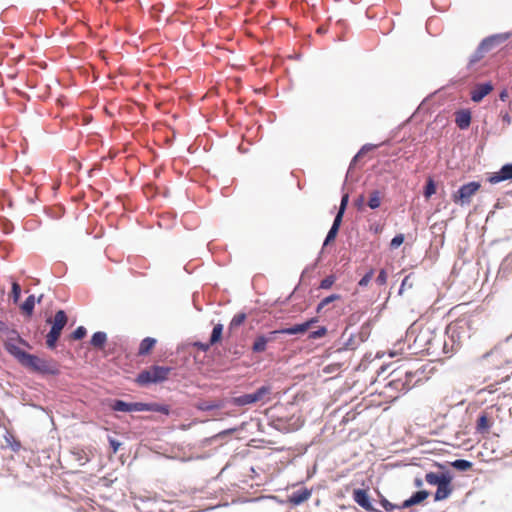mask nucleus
<instances>
[{"label": "nucleus", "instance_id": "nucleus-1", "mask_svg": "<svg viewBox=\"0 0 512 512\" xmlns=\"http://www.w3.org/2000/svg\"><path fill=\"white\" fill-rule=\"evenodd\" d=\"M8 334H11L13 337L4 341V348L6 352L22 367L42 376H58L60 374V368L57 361L53 359L45 360L40 358L35 354H31L21 349L18 345L12 342L15 340L18 344L24 347L29 349L32 348L30 343L24 339L16 329H10Z\"/></svg>", "mask_w": 512, "mask_h": 512}, {"label": "nucleus", "instance_id": "nucleus-2", "mask_svg": "<svg viewBox=\"0 0 512 512\" xmlns=\"http://www.w3.org/2000/svg\"><path fill=\"white\" fill-rule=\"evenodd\" d=\"M424 372L425 369L423 365L415 370H405L404 372L395 369L390 373L392 379L387 386L398 392L406 393L421 380V376Z\"/></svg>", "mask_w": 512, "mask_h": 512}, {"label": "nucleus", "instance_id": "nucleus-3", "mask_svg": "<svg viewBox=\"0 0 512 512\" xmlns=\"http://www.w3.org/2000/svg\"><path fill=\"white\" fill-rule=\"evenodd\" d=\"M68 321V315L63 309L57 310L53 318L48 317L46 319V323L50 325L45 341L48 349H56L57 342L62 335L64 327L68 324Z\"/></svg>", "mask_w": 512, "mask_h": 512}, {"label": "nucleus", "instance_id": "nucleus-4", "mask_svg": "<svg viewBox=\"0 0 512 512\" xmlns=\"http://www.w3.org/2000/svg\"><path fill=\"white\" fill-rule=\"evenodd\" d=\"M171 370L172 368L169 366H160L154 364L149 368L140 371L136 376L135 382L142 387H147L152 384H159L168 379V375Z\"/></svg>", "mask_w": 512, "mask_h": 512}, {"label": "nucleus", "instance_id": "nucleus-5", "mask_svg": "<svg viewBox=\"0 0 512 512\" xmlns=\"http://www.w3.org/2000/svg\"><path fill=\"white\" fill-rule=\"evenodd\" d=\"M480 188L481 183L479 181L473 180L464 183L455 192H453L451 196L452 201L461 207L468 206L471 203L472 197L479 191Z\"/></svg>", "mask_w": 512, "mask_h": 512}, {"label": "nucleus", "instance_id": "nucleus-6", "mask_svg": "<svg viewBox=\"0 0 512 512\" xmlns=\"http://www.w3.org/2000/svg\"><path fill=\"white\" fill-rule=\"evenodd\" d=\"M271 392V386L270 385H262L258 387L254 392L252 393H246L239 396H234L229 398L230 404L237 406V407H244L247 405L255 404L259 401H261L264 396L269 394Z\"/></svg>", "mask_w": 512, "mask_h": 512}, {"label": "nucleus", "instance_id": "nucleus-7", "mask_svg": "<svg viewBox=\"0 0 512 512\" xmlns=\"http://www.w3.org/2000/svg\"><path fill=\"white\" fill-rule=\"evenodd\" d=\"M352 498L354 502L366 512H382V510L377 507V501L370 496L367 489H353Z\"/></svg>", "mask_w": 512, "mask_h": 512}, {"label": "nucleus", "instance_id": "nucleus-8", "mask_svg": "<svg viewBox=\"0 0 512 512\" xmlns=\"http://www.w3.org/2000/svg\"><path fill=\"white\" fill-rule=\"evenodd\" d=\"M312 495V489L307 487H301L293 491L287 498V500H280L277 496L271 495L268 498L277 501L280 504L290 503L293 506H299L306 502Z\"/></svg>", "mask_w": 512, "mask_h": 512}, {"label": "nucleus", "instance_id": "nucleus-9", "mask_svg": "<svg viewBox=\"0 0 512 512\" xmlns=\"http://www.w3.org/2000/svg\"><path fill=\"white\" fill-rule=\"evenodd\" d=\"M109 407L114 412H142L145 411V402H127L122 399H111L109 402Z\"/></svg>", "mask_w": 512, "mask_h": 512}, {"label": "nucleus", "instance_id": "nucleus-10", "mask_svg": "<svg viewBox=\"0 0 512 512\" xmlns=\"http://www.w3.org/2000/svg\"><path fill=\"white\" fill-rule=\"evenodd\" d=\"M512 36V32H502V33H496L489 35L481 40L480 44L482 48H485V50L488 52L492 51L493 49L501 46L503 43H505L508 39H510Z\"/></svg>", "mask_w": 512, "mask_h": 512}, {"label": "nucleus", "instance_id": "nucleus-11", "mask_svg": "<svg viewBox=\"0 0 512 512\" xmlns=\"http://www.w3.org/2000/svg\"><path fill=\"white\" fill-rule=\"evenodd\" d=\"M507 180H512V163L504 164L498 171L489 173L487 176V181L490 184H498Z\"/></svg>", "mask_w": 512, "mask_h": 512}, {"label": "nucleus", "instance_id": "nucleus-12", "mask_svg": "<svg viewBox=\"0 0 512 512\" xmlns=\"http://www.w3.org/2000/svg\"><path fill=\"white\" fill-rule=\"evenodd\" d=\"M494 86L491 81L477 84L470 92V98L475 103H480L492 90Z\"/></svg>", "mask_w": 512, "mask_h": 512}, {"label": "nucleus", "instance_id": "nucleus-13", "mask_svg": "<svg viewBox=\"0 0 512 512\" xmlns=\"http://www.w3.org/2000/svg\"><path fill=\"white\" fill-rule=\"evenodd\" d=\"M452 481L453 475L449 478H445L441 484L436 486L437 489L433 495L435 502L443 501L450 497L453 492Z\"/></svg>", "mask_w": 512, "mask_h": 512}, {"label": "nucleus", "instance_id": "nucleus-14", "mask_svg": "<svg viewBox=\"0 0 512 512\" xmlns=\"http://www.w3.org/2000/svg\"><path fill=\"white\" fill-rule=\"evenodd\" d=\"M230 404L228 398L218 399L213 401L200 400L195 404V407L199 411L208 412L216 409H223Z\"/></svg>", "mask_w": 512, "mask_h": 512}, {"label": "nucleus", "instance_id": "nucleus-15", "mask_svg": "<svg viewBox=\"0 0 512 512\" xmlns=\"http://www.w3.org/2000/svg\"><path fill=\"white\" fill-rule=\"evenodd\" d=\"M439 468L443 469L444 471L442 473H436V472H428L425 475V481L429 485L437 486L441 484L445 478L451 477L453 474L446 469V466L443 464H437Z\"/></svg>", "mask_w": 512, "mask_h": 512}, {"label": "nucleus", "instance_id": "nucleus-16", "mask_svg": "<svg viewBox=\"0 0 512 512\" xmlns=\"http://www.w3.org/2000/svg\"><path fill=\"white\" fill-rule=\"evenodd\" d=\"M472 114L469 109H460L455 113V123L461 130H466L470 127Z\"/></svg>", "mask_w": 512, "mask_h": 512}, {"label": "nucleus", "instance_id": "nucleus-17", "mask_svg": "<svg viewBox=\"0 0 512 512\" xmlns=\"http://www.w3.org/2000/svg\"><path fill=\"white\" fill-rule=\"evenodd\" d=\"M379 145H376V144H372V143H366L364 144L359 150L358 152L353 156V158L351 159V162L349 164V168L347 170V173H346V180H348L349 176H350V172L351 170L353 169V167L357 164V162L359 161V159L361 157H363L366 153L370 152V151H373L375 150Z\"/></svg>", "mask_w": 512, "mask_h": 512}, {"label": "nucleus", "instance_id": "nucleus-18", "mask_svg": "<svg viewBox=\"0 0 512 512\" xmlns=\"http://www.w3.org/2000/svg\"><path fill=\"white\" fill-rule=\"evenodd\" d=\"M492 419L487 412H481L476 420V432L479 434L488 433L492 426Z\"/></svg>", "mask_w": 512, "mask_h": 512}, {"label": "nucleus", "instance_id": "nucleus-19", "mask_svg": "<svg viewBox=\"0 0 512 512\" xmlns=\"http://www.w3.org/2000/svg\"><path fill=\"white\" fill-rule=\"evenodd\" d=\"M342 222L343 221H340L338 218L333 219L332 225H331L330 229L328 230L326 237L323 241V248L330 245L331 243H333L335 241V239L338 236Z\"/></svg>", "mask_w": 512, "mask_h": 512}, {"label": "nucleus", "instance_id": "nucleus-20", "mask_svg": "<svg viewBox=\"0 0 512 512\" xmlns=\"http://www.w3.org/2000/svg\"><path fill=\"white\" fill-rule=\"evenodd\" d=\"M347 181L348 180L345 179V181L342 185V196H341L340 204L338 207V211L334 217V218H338L340 221H343L344 214H345L348 204H349V193L344 192Z\"/></svg>", "mask_w": 512, "mask_h": 512}, {"label": "nucleus", "instance_id": "nucleus-21", "mask_svg": "<svg viewBox=\"0 0 512 512\" xmlns=\"http://www.w3.org/2000/svg\"><path fill=\"white\" fill-rule=\"evenodd\" d=\"M107 333L104 331H97L92 334L89 344L95 349H103L107 343Z\"/></svg>", "mask_w": 512, "mask_h": 512}, {"label": "nucleus", "instance_id": "nucleus-22", "mask_svg": "<svg viewBox=\"0 0 512 512\" xmlns=\"http://www.w3.org/2000/svg\"><path fill=\"white\" fill-rule=\"evenodd\" d=\"M145 411L158 412L168 416L171 412V407L168 404L158 402H145Z\"/></svg>", "mask_w": 512, "mask_h": 512}, {"label": "nucleus", "instance_id": "nucleus-23", "mask_svg": "<svg viewBox=\"0 0 512 512\" xmlns=\"http://www.w3.org/2000/svg\"><path fill=\"white\" fill-rule=\"evenodd\" d=\"M157 340L153 337H145L141 340L138 347V355L146 356L150 354L152 349L155 347Z\"/></svg>", "mask_w": 512, "mask_h": 512}, {"label": "nucleus", "instance_id": "nucleus-24", "mask_svg": "<svg viewBox=\"0 0 512 512\" xmlns=\"http://www.w3.org/2000/svg\"><path fill=\"white\" fill-rule=\"evenodd\" d=\"M268 340L264 334H259L255 337L251 350L253 353L260 354L266 351L268 348Z\"/></svg>", "mask_w": 512, "mask_h": 512}, {"label": "nucleus", "instance_id": "nucleus-25", "mask_svg": "<svg viewBox=\"0 0 512 512\" xmlns=\"http://www.w3.org/2000/svg\"><path fill=\"white\" fill-rule=\"evenodd\" d=\"M247 319V314L245 312H239L233 316L229 325H228V334L232 335V333L239 328Z\"/></svg>", "mask_w": 512, "mask_h": 512}, {"label": "nucleus", "instance_id": "nucleus-26", "mask_svg": "<svg viewBox=\"0 0 512 512\" xmlns=\"http://www.w3.org/2000/svg\"><path fill=\"white\" fill-rule=\"evenodd\" d=\"M431 331L427 329L426 331H421L420 334L416 337L415 342H425L426 345H429L426 349L429 350L431 346L434 345V342H437V344H440L441 340H437L435 337H431Z\"/></svg>", "mask_w": 512, "mask_h": 512}, {"label": "nucleus", "instance_id": "nucleus-27", "mask_svg": "<svg viewBox=\"0 0 512 512\" xmlns=\"http://www.w3.org/2000/svg\"><path fill=\"white\" fill-rule=\"evenodd\" d=\"M223 331L224 325L222 323L215 324L209 337L210 344L220 343L223 339Z\"/></svg>", "mask_w": 512, "mask_h": 512}, {"label": "nucleus", "instance_id": "nucleus-28", "mask_svg": "<svg viewBox=\"0 0 512 512\" xmlns=\"http://www.w3.org/2000/svg\"><path fill=\"white\" fill-rule=\"evenodd\" d=\"M36 303L35 295L31 294L21 304V310L25 315L31 316L34 313Z\"/></svg>", "mask_w": 512, "mask_h": 512}, {"label": "nucleus", "instance_id": "nucleus-29", "mask_svg": "<svg viewBox=\"0 0 512 512\" xmlns=\"http://www.w3.org/2000/svg\"><path fill=\"white\" fill-rule=\"evenodd\" d=\"M437 191V183L433 179V177L429 176L426 179L425 185L423 187V196L426 199H430Z\"/></svg>", "mask_w": 512, "mask_h": 512}, {"label": "nucleus", "instance_id": "nucleus-30", "mask_svg": "<svg viewBox=\"0 0 512 512\" xmlns=\"http://www.w3.org/2000/svg\"><path fill=\"white\" fill-rule=\"evenodd\" d=\"M512 271V252L509 253L501 262L498 270V275L501 277L507 276Z\"/></svg>", "mask_w": 512, "mask_h": 512}, {"label": "nucleus", "instance_id": "nucleus-31", "mask_svg": "<svg viewBox=\"0 0 512 512\" xmlns=\"http://www.w3.org/2000/svg\"><path fill=\"white\" fill-rule=\"evenodd\" d=\"M450 465L453 469L459 472H467L473 467V463L466 459H456L450 462Z\"/></svg>", "mask_w": 512, "mask_h": 512}, {"label": "nucleus", "instance_id": "nucleus-32", "mask_svg": "<svg viewBox=\"0 0 512 512\" xmlns=\"http://www.w3.org/2000/svg\"><path fill=\"white\" fill-rule=\"evenodd\" d=\"M430 492L425 489H419L411 494L409 497L414 506L422 504L428 497Z\"/></svg>", "mask_w": 512, "mask_h": 512}, {"label": "nucleus", "instance_id": "nucleus-33", "mask_svg": "<svg viewBox=\"0 0 512 512\" xmlns=\"http://www.w3.org/2000/svg\"><path fill=\"white\" fill-rule=\"evenodd\" d=\"M486 53H487V51L485 50V48H482L481 44L479 43L477 48L475 49V51L469 57L467 68L469 69L474 64L479 62L485 56Z\"/></svg>", "mask_w": 512, "mask_h": 512}, {"label": "nucleus", "instance_id": "nucleus-34", "mask_svg": "<svg viewBox=\"0 0 512 512\" xmlns=\"http://www.w3.org/2000/svg\"><path fill=\"white\" fill-rule=\"evenodd\" d=\"M342 298V296L340 294H336V293H333V294H330L326 297H324L316 306V313H320L324 307H326L327 305L333 303L334 301H337V300H340Z\"/></svg>", "mask_w": 512, "mask_h": 512}, {"label": "nucleus", "instance_id": "nucleus-35", "mask_svg": "<svg viewBox=\"0 0 512 512\" xmlns=\"http://www.w3.org/2000/svg\"><path fill=\"white\" fill-rule=\"evenodd\" d=\"M282 334L287 335H302L305 333L302 323H297L289 327L280 328Z\"/></svg>", "mask_w": 512, "mask_h": 512}, {"label": "nucleus", "instance_id": "nucleus-36", "mask_svg": "<svg viewBox=\"0 0 512 512\" xmlns=\"http://www.w3.org/2000/svg\"><path fill=\"white\" fill-rule=\"evenodd\" d=\"M368 206L370 209L375 210L381 205L380 192L378 190H374L371 192L368 199Z\"/></svg>", "mask_w": 512, "mask_h": 512}, {"label": "nucleus", "instance_id": "nucleus-37", "mask_svg": "<svg viewBox=\"0 0 512 512\" xmlns=\"http://www.w3.org/2000/svg\"><path fill=\"white\" fill-rule=\"evenodd\" d=\"M377 505H379L382 509V511L386 512H392L396 510L397 504L391 503L388 499H386L384 496L380 495V500L377 501Z\"/></svg>", "mask_w": 512, "mask_h": 512}, {"label": "nucleus", "instance_id": "nucleus-38", "mask_svg": "<svg viewBox=\"0 0 512 512\" xmlns=\"http://www.w3.org/2000/svg\"><path fill=\"white\" fill-rule=\"evenodd\" d=\"M87 335V329L84 326H78L69 335L70 340H82Z\"/></svg>", "mask_w": 512, "mask_h": 512}, {"label": "nucleus", "instance_id": "nucleus-39", "mask_svg": "<svg viewBox=\"0 0 512 512\" xmlns=\"http://www.w3.org/2000/svg\"><path fill=\"white\" fill-rule=\"evenodd\" d=\"M328 333V329L326 326H320L318 327L316 330H313L311 331L309 334H308V338L310 340H316V339H320L324 336H326Z\"/></svg>", "mask_w": 512, "mask_h": 512}, {"label": "nucleus", "instance_id": "nucleus-40", "mask_svg": "<svg viewBox=\"0 0 512 512\" xmlns=\"http://www.w3.org/2000/svg\"><path fill=\"white\" fill-rule=\"evenodd\" d=\"M336 276L331 274L327 277H325L324 279L321 280L320 284H319V289H323V290H328L330 289L333 284L336 282Z\"/></svg>", "mask_w": 512, "mask_h": 512}, {"label": "nucleus", "instance_id": "nucleus-41", "mask_svg": "<svg viewBox=\"0 0 512 512\" xmlns=\"http://www.w3.org/2000/svg\"><path fill=\"white\" fill-rule=\"evenodd\" d=\"M375 270L370 268L359 280L358 286L366 287L374 276Z\"/></svg>", "mask_w": 512, "mask_h": 512}, {"label": "nucleus", "instance_id": "nucleus-42", "mask_svg": "<svg viewBox=\"0 0 512 512\" xmlns=\"http://www.w3.org/2000/svg\"><path fill=\"white\" fill-rule=\"evenodd\" d=\"M47 215L52 219H60L64 214V209L62 207L58 208H49L46 210Z\"/></svg>", "mask_w": 512, "mask_h": 512}, {"label": "nucleus", "instance_id": "nucleus-43", "mask_svg": "<svg viewBox=\"0 0 512 512\" xmlns=\"http://www.w3.org/2000/svg\"><path fill=\"white\" fill-rule=\"evenodd\" d=\"M405 240V236L402 233L396 234L390 241V248L397 249L400 247Z\"/></svg>", "mask_w": 512, "mask_h": 512}, {"label": "nucleus", "instance_id": "nucleus-44", "mask_svg": "<svg viewBox=\"0 0 512 512\" xmlns=\"http://www.w3.org/2000/svg\"><path fill=\"white\" fill-rule=\"evenodd\" d=\"M341 367H342V363H340L339 361L333 362V363L326 365L323 369V372L327 373V374L336 373L341 369Z\"/></svg>", "mask_w": 512, "mask_h": 512}, {"label": "nucleus", "instance_id": "nucleus-45", "mask_svg": "<svg viewBox=\"0 0 512 512\" xmlns=\"http://www.w3.org/2000/svg\"><path fill=\"white\" fill-rule=\"evenodd\" d=\"M109 447L112 453L116 454L121 447L122 443L114 437L108 436Z\"/></svg>", "mask_w": 512, "mask_h": 512}, {"label": "nucleus", "instance_id": "nucleus-46", "mask_svg": "<svg viewBox=\"0 0 512 512\" xmlns=\"http://www.w3.org/2000/svg\"><path fill=\"white\" fill-rule=\"evenodd\" d=\"M279 335H282L280 328L269 331L267 334H264V336H266L268 340V344L275 342L278 339Z\"/></svg>", "mask_w": 512, "mask_h": 512}, {"label": "nucleus", "instance_id": "nucleus-47", "mask_svg": "<svg viewBox=\"0 0 512 512\" xmlns=\"http://www.w3.org/2000/svg\"><path fill=\"white\" fill-rule=\"evenodd\" d=\"M5 440H6L7 444L11 447V449H12L13 451H15V452H16V451H18V450L20 449V447H21L20 442H19V441H17V440H15V439L13 438V436H11V435L6 436V437H5Z\"/></svg>", "mask_w": 512, "mask_h": 512}, {"label": "nucleus", "instance_id": "nucleus-48", "mask_svg": "<svg viewBox=\"0 0 512 512\" xmlns=\"http://www.w3.org/2000/svg\"><path fill=\"white\" fill-rule=\"evenodd\" d=\"M319 322V318L317 316H314V317H311V318H308L306 319L305 321L302 322V325L304 326V331L305 333L312 327L314 326L315 324H317Z\"/></svg>", "mask_w": 512, "mask_h": 512}, {"label": "nucleus", "instance_id": "nucleus-49", "mask_svg": "<svg viewBox=\"0 0 512 512\" xmlns=\"http://www.w3.org/2000/svg\"><path fill=\"white\" fill-rule=\"evenodd\" d=\"M387 272L385 269H381L375 279V282L379 285V286H382V285H385L386 282H387Z\"/></svg>", "mask_w": 512, "mask_h": 512}, {"label": "nucleus", "instance_id": "nucleus-50", "mask_svg": "<svg viewBox=\"0 0 512 512\" xmlns=\"http://www.w3.org/2000/svg\"><path fill=\"white\" fill-rule=\"evenodd\" d=\"M193 345L202 352H207L210 350L212 346H214V344H210V340H208L207 342L196 341L193 343Z\"/></svg>", "mask_w": 512, "mask_h": 512}, {"label": "nucleus", "instance_id": "nucleus-51", "mask_svg": "<svg viewBox=\"0 0 512 512\" xmlns=\"http://www.w3.org/2000/svg\"><path fill=\"white\" fill-rule=\"evenodd\" d=\"M240 428L239 427H232V428H228V429H225V430H222L220 431L218 434H216L214 437L215 438H221L223 439L224 437L228 436V435H231L237 431H239Z\"/></svg>", "mask_w": 512, "mask_h": 512}, {"label": "nucleus", "instance_id": "nucleus-52", "mask_svg": "<svg viewBox=\"0 0 512 512\" xmlns=\"http://www.w3.org/2000/svg\"><path fill=\"white\" fill-rule=\"evenodd\" d=\"M11 292L13 294L14 300L16 301L21 295V286L18 282L14 281L12 283Z\"/></svg>", "mask_w": 512, "mask_h": 512}, {"label": "nucleus", "instance_id": "nucleus-53", "mask_svg": "<svg viewBox=\"0 0 512 512\" xmlns=\"http://www.w3.org/2000/svg\"><path fill=\"white\" fill-rule=\"evenodd\" d=\"M413 503L411 502L410 498L405 499L401 504H397L396 510H402L407 509L410 507H413Z\"/></svg>", "mask_w": 512, "mask_h": 512}, {"label": "nucleus", "instance_id": "nucleus-54", "mask_svg": "<svg viewBox=\"0 0 512 512\" xmlns=\"http://www.w3.org/2000/svg\"><path fill=\"white\" fill-rule=\"evenodd\" d=\"M317 266V262L314 264L307 265L301 273V279L304 278L308 273L312 272Z\"/></svg>", "mask_w": 512, "mask_h": 512}, {"label": "nucleus", "instance_id": "nucleus-55", "mask_svg": "<svg viewBox=\"0 0 512 512\" xmlns=\"http://www.w3.org/2000/svg\"><path fill=\"white\" fill-rule=\"evenodd\" d=\"M352 341H353V336L351 335V336L348 338V340H347L346 342H344L343 346H342V347H340V348H338L335 352H336V353H339V352H342L343 350H347V349L350 347V345H351Z\"/></svg>", "mask_w": 512, "mask_h": 512}, {"label": "nucleus", "instance_id": "nucleus-56", "mask_svg": "<svg viewBox=\"0 0 512 512\" xmlns=\"http://www.w3.org/2000/svg\"><path fill=\"white\" fill-rule=\"evenodd\" d=\"M10 332V328L8 327V325L0 320V333H3V334H8Z\"/></svg>", "mask_w": 512, "mask_h": 512}, {"label": "nucleus", "instance_id": "nucleus-57", "mask_svg": "<svg viewBox=\"0 0 512 512\" xmlns=\"http://www.w3.org/2000/svg\"><path fill=\"white\" fill-rule=\"evenodd\" d=\"M501 118L505 124L509 125L511 123V117L508 112L501 113Z\"/></svg>", "mask_w": 512, "mask_h": 512}, {"label": "nucleus", "instance_id": "nucleus-58", "mask_svg": "<svg viewBox=\"0 0 512 512\" xmlns=\"http://www.w3.org/2000/svg\"><path fill=\"white\" fill-rule=\"evenodd\" d=\"M413 484L416 488H421L423 486V479L421 477H415Z\"/></svg>", "mask_w": 512, "mask_h": 512}, {"label": "nucleus", "instance_id": "nucleus-59", "mask_svg": "<svg viewBox=\"0 0 512 512\" xmlns=\"http://www.w3.org/2000/svg\"><path fill=\"white\" fill-rule=\"evenodd\" d=\"M407 280H408V276H406V277L402 280L401 285H400L399 290H398V294H399V295H401V294L403 293V290H404V288H405V285H406V283H407Z\"/></svg>", "mask_w": 512, "mask_h": 512}, {"label": "nucleus", "instance_id": "nucleus-60", "mask_svg": "<svg viewBox=\"0 0 512 512\" xmlns=\"http://www.w3.org/2000/svg\"><path fill=\"white\" fill-rule=\"evenodd\" d=\"M364 204V196L361 195L360 197H358V199L355 201V205L357 206L358 209H360Z\"/></svg>", "mask_w": 512, "mask_h": 512}, {"label": "nucleus", "instance_id": "nucleus-61", "mask_svg": "<svg viewBox=\"0 0 512 512\" xmlns=\"http://www.w3.org/2000/svg\"><path fill=\"white\" fill-rule=\"evenodd\" d=\"M508 97V92L506 89H503L500 93H499V99L501 101H505Z\"/></svg>", "mask_w": 512, "mask_h": 512}, {"label": "nucleus", "instance_id": "nucleus-62", "mask_svg": "<svg viewBox=\"0 0 512 512\" xmlns=\"http://www.w3.org/2000/svg\"><path fill=\"white\" fill-rule=\"evenodd\" d=\"M6 223H7V226L4 227V232L6 234H9L12 231V223L7 220H6Z\"/></svg>", "mask_w": 512, "mask_h": 512}, {"label": "nucleus", "instance_id": "nucleus-63", "mask_svg": "<svg viewBox=\"0 0 512 512\" xmlns=\"http://www.w3.org/2000/svg\"><path fill=\"white\" fill-rule=\"evenodd\" d=\"M230 352L234 355L235 358H240L241 356V352L237 349H234V351H231Z\"/></svg>", "mask_w": 512, "mask_h": 512}, {"label": "nucleus", "instance_id": "nucleus-64", "mask_svg": "<svg viewBox=\"0 0 512 512\" xmlns=\"http://www.w3.org/2000/svg\"><path fill=\"white\" fill-rule=\"evenodd\" d=\"M388 367H389V366H385V365L381 366V367H380V369H379V371H378V376H380L381 374H383V373L387 370V368H388Z\"/></svg>", "mask_w": 512, "mask_h": 512}]
</instances>
